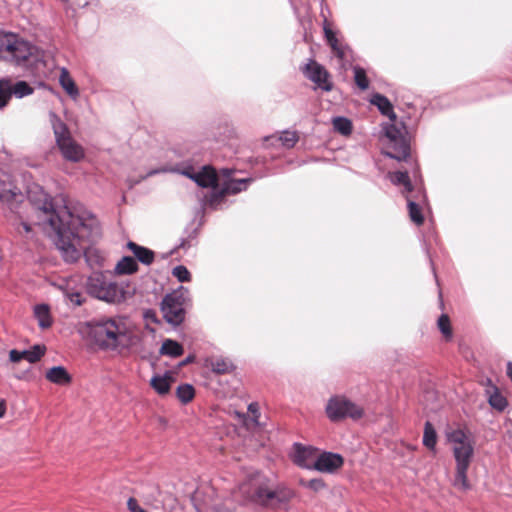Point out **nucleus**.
<instances>
[{
	"instance_id": "nucleus-6",
	"label": "nucleus",
	"mask_w": 512,
	"mask_h": 512,
	"mask_svg": "<svg viewBox=\"0 0 512 512\" xmlns=\"http://www.w3.org/2000/svg\"><path fill=\"white\" fill-rule=\"evenodd\" d=\"M1 56L17 64L33 55L34 46L14 34L0 33Z\"/></svg>"
},
{
	"instance_id": "nucleus-19",
	"label": "nucleus",
	"mask_w": 512,
	"mask_h": 512,
	"mask_svg": "<svg viewBox=\"0 0 512 512\" xmlns=\"http://www.w3.org/2000/svg\"><path fill=\"white\" fill-rule=\"evenodd\" d=\"M34 317L41 329H48L52 326L53 320L50 313L48 304H37L34 307Z\"/></svg>"
},
{
	"instance_id": "nucleus-31",
	"label": "nucleus",
	"mask_w": 512,
	"mask_h": 512,
	"mask_svg": "<svg viewBox=\"0 0 512 512\" xmlns=\"http://www.w3.org/2000/svg\"><path fill=\"white\" fill-rule=\"evenodd\" d=\"M176 396L182 403L187 404L194 398L195 389L190 384L179 385L176 389Z\"/></svg>"
},
{
	"instance_id": "nucleus-28",
	"label": "nucleus",
	"mask_w": 512,
	"mask_h": 512,
	"mask_svg": "<svg viewBox=\"0 0 512 512\" xmlns=\"http://www.w3.org/2000/svg\"><path fill=\"white\" fill-rule=\"evenodd\" d=\"M437 327L442 333L445 341H451L453 338V329L450 318L447 314H442L437 320Z\"/></svg>"
},
{
	"instance_id": "nucleus-3",
	"label": "nucleus",
	"mask_w": 512,
	"mask_h": 512,
	"mask_svg": "<svg viewBox=\"0 0 512 512\" xmlns=\"http://www.w3.org/2000/svg\"><path fill=\"white\" fill-rule=\"evenodd\" d=\"M135 335L123 317L98 319V347L121 352L135 343Z\"/></svg>"
},
{
	"instance_id": "nucleus-20",
	"label": "nucleus",
	"mask_w": 512,
	"mask_h": 512,
	"mask_svg": "<svg viewBox=\"0 0 512 512\" xmlns=\"http://www.w3.org/2000/svg\"><path fill=\"white\" fill-rule=\"evenodd\" d=\"M46 378L57 385H66L71 382V376L63 366H54L46 372Z\"/></svg>"
},
{
	"instance_id": "nucleus-45",
	"label": "nucleus",
	"mask_w": 512,
	"mask_h": 512,
	"mask_svg": "<svg viewBox=\"0 0 512 512\" xmlns=\"http://www.w3.org/2000/svg\"><path fill=\"white\" fill-rule=\"evenodd\" d=\"M248 412L252 415V420L254 423H258L259 417V406L257 403H250L248 406Z\"/></svg>"
},
{
	"instance_id": "nucleus-41",
	"label": "nucleus",
	"mask_w": 512,
	"mask_h": 512,
	"mask_svg": "<svg viewBox=\"0 0 512 512\" xmlns=\"http://www.w3.org/2000/svg\"><path fill=\"white\" fill-rule=\"evenodd\" d=\"M0 192H13L11 186V177L0 169Z\"/></svg>"
},
{
	"instance_id": "nucleus-5",
	"label": "nucleus",
	"mask_w": 512,
	"mask_h": 512,
	"mask_svg": "<svg viewBox=\"0 0 512 512\" xmlns=\"http://www.w3.org/2000/svg\"><path fill=\"white\" fill-rule=\"evenodd\" d=\"M295 496L292 489L285 486L271 488L268 483H260L252 493L251 500L263 507L277 509L287 505Z\"/></svg>"
},
{
	"instance_id": "nucleus-40",
	"label": "nucleus",
	"mask_w": 512,
	"mask_h": 512,
	"mask_svg": "<svg viewBox=\"0 0 512 512\" xmlns=\"http://www.w3.org/2000/svg\"><path fill=\"white\" fill-rule=\"evenodd\" d=\"M300 484L302 486H305V487L315 491V492H318L325 487L324 481L320 478H315V479H311V480L301 479Z\"/></svg>"
},
{
	"instance_id": "nucleus-39",
	"label": "nucleus",
	"mask_w": 512,
	"mask_h": 512,
	"mask_svg": "<svg viewBox=\"0 0 512 512\" xmlns=\"http://www.w3.org/2000/svg\"><path fill=\"white\" fill-rule=\"evenodd\" d=\"M172 274L180 282H189L191 280V274H190L189 270L183 265L176 266L173 269Z\"/></svg>"
},
{
	"instance_id": "nucleus-16",
	"label": "nucleus",
	"mask_w": 512,
	"mask_h": 512,
	"mask_svg": "<svg viewBox=\"0 0 512 512\" xmlns=\"http://www.w3.org/2000/svg\"><path fill=\"white\" fill-rule=\"evenodd\" d=\"M126 246L141 263L145 265H150L153 263L155 259V253L152 250L140 246L133 241L127 242Z\"/></svg>"
},
{
	"instance_id": "nucleus-21",
	"label": "nucleus",
	"mask_w": 512,
	"mask_h": 512,
	"mask_svg": "<svg viewBox=\"0 0 512 512\" xmlns=\"http://www.w3.org/2000/svg\"><path fill=\"white\" fill-rule=\"evenodd\" d=\"M139 266L136 260L130 256H124L118 261L114 268L115 275H131L138 271Z\"/></svg>"
},
{
	"instance_id": "nucleus-8",
	"label": "nucleus",
	"mask_w": 512,
	"mask_h": 512,
	"mask_svg": "<svg viewBox=\"0 0 512 512\" xmlns=\"http://www.w3.org/2000/svg\"><path fill=\"white\" fill-rule=\"evenodd\" d=\"M53 130L56 138L57 146L59 147L63 157L66 160L78 162L84 157L83 148L73 140L66 125L60 120L53 122Z\"/></svg>"
},
{
	"instance_id": "nucleus-12",
	"label": "nucleus",
	"mask_w": 512,
	"mask_h": 512,
	"mask_svg": "<svg viewBox=\"0 0 512 512\" xmlns=\"http://www.w3.org/2000/svg\"><path fill=\"white\" fill-rule=\"evenodd\" d=\"M303 73L318 88L327 92L332 90V82L329 80L328 71L316 61L310 60L305 65Z\"/></svg>"
},
{
	"instance_id": "nucleus-15",
	"label": "nucleus",
	"mask_w": 512,
	"mask_h": 512,
	"mask_svg": "<svg viewBox=\"0 0 512 512\" xmlns=\"http://www.w3.org/2000/svg\"><path fill=\"white\" fill-rule=\"evenodd\" d=\"M315 454V449L296 444L294 463L303 468L313 469L314 461H312V459L315 457Z\"/></svg>"
},
{
	"instance_id": "nucleus-37",
	"label": "nucleus",
	"mask_w": 512,
	"mask_h": 512,
	"mask_svg": "<svg viewBox=\"0 0 512 512\" xmlns=\"http://www.w3.org/2000/svg\"><path fill=\"white\" fill-rule=\"evenodd\" d=\"M10 95V80H1L0 81V108L4 107L9 99Z\"/></svg>"
},
{
	"instance_id": "nucleus-22",
	"label": "nucleus",
	"mask_w": 512,
	"mask_h": 512,
	"mask_svg": "<svg viewBox=\"0 0 512 512\" xmlns=\"http://www.w3.org/2000/svg\"><path fill=\"white\" fill-rule=\"evenodd\" d=\"M211 370L216 374H230L236 367L233 362L228 358L217 357L210 360Z\"/></svg>"
},
{
	"instance_id": "nucleus-17",
	"label": "nucleus",
	"mask_w": 512,
	"mask_h": 512,
	"mask_svg": "<svg viewBox=\"0 0 512 512\" xmlns=\"http://www.w3.org/2000/svg\"><path fill=\"white\" fill-rule=\"evenodd\" d=\"M174 382V378L170 373H166L164 376L155 375L150 380V386L161 396L169 393L171 385Z\"/></svg>"
},
{
	"instance_id": "nucleus-48",
	"label": "nucleus",
	"mask_w": 512,
	"mask_h": 512,
	"mask_svg": "<svg viewBox=\"0 0 512 512\" xmlns=\"http://www.w3.org/2000/svg\"><path fill=\"white\" fill-rule=\"evenodd\" d=\"M20 227L23 229L25 234L29 235L32 232V227L29 223L22 221L20 222Z\"/></svg>"
},
{
	"instance_id": "nucleus-34",
	"label": "nucleus",
	"mask_w": 512,
	"mask_h": 512,
	"mask_svg": "<svg viewBox=\"0 0 512 512\" xmlns=\"http://www.w3.org/2000/svg\"><path fill=\"white\" fill-rule=\"evenodd\" d=\"M332 125L335 131L341 133L342 135H348L351 133L352 124L351 121L345 117H335L332 120Z\"/></svg>"
},
{
	"instance_id": "nucleus-27",
	"label": "nucleus",
	"mask_w": 512,
	"mask_h": 512,
	"mask_svg": "<svg viewBox=\"0 0 512 512\" xmlns=\"http://www.w3.org/2000/svg\"><path fill=\"white\" fill-rule=\"evenodd\" d=\"M469 469V466L461 465L456 466V475L454 480V486L463 490L467 491L471 488V485L468 481L467 477V471Z\"/></svg>"
},
{
	"instance_id": "nucleus-7",
	"label": "nucleus",
	"mask_w": 512,
	"mask_h": 512,
	"mask_svg": "<svg viewBox=\"0 0 512 512\" xmlns=\"http://www.w3.org/2000/svg\"><path fill=\"white\" fill-rule=\"evenodd\" d=\"M326 413L328 418L333 422L345 418L359 420L364 415V409L345 396H334L329 399L326 405Z\"/></svg>"
},
{
	"instance_id": "nucleus-14",
	"label": "nucleus",
	"mask_w": 512,
	"mask_h": 512,
	"mask_svg": "<svg viewBox=\"0 0 512 512\" xmlns=\"http://www.w3.org/2000/svg\"><path fill=\"white\" fill-rule=\"evenodd\" d=\"M420 196L421 200L416 201L413 199H408V215L410 220L416 225H423L424 218V206L426 205V197L425 194H417Z\"/></svg>"
},
{
	"instance_id": "nucleus-24",
	"label": "nucleus",
	"mask_w": 512,
	"mask_h": 512,
	"mask_svg": "<svg viewBox=\"0 0 512 512\" xmlns=\"http://www.w3.org/2000/svg\"><path fill=\"white\" fill-rule=\"evenodd\" d=\"M227 194H203L199 199L201 208L206 211L207 209H217L225 201Z\"/></svg>"
},
{
	"instance_id": "nucleus-55",
	"label": "nucleus",
	"mask_w": 512,
	"mask_h": 512,
	"mask_svg": "<svg viewBox=\"0 0 512 512\" xmlns=\"http://www.w3.org/2000/svg\"><path fill=\"white\" fill-rule=\"evenodd\" d=\"M5 195H6V194H2V193H0V197H1V199H3Z\"/></svg>"
},
{
	"instance_id": "nucleus-33",
	"label": "nucleus",
	"mask_w": 512,
	"mask_h": 512,
	"mask_svg": "<svg viewBox=\"0 0 512 512\" xmlns=\"http://www.w3.org/2000/svg\"><path fill=\"white\" fill-rule=\"evenodd\" d=\"M388 177L393 184L403 185L407 192H412V187L407 172L397 171L390 173Z\"/></svg>"
},
{
	"instance_id": "nucleus-46",
	"label": "nucleus",
	"mask_w": 512,
	"mask_h": 512,
	"mask_svg": "<svg viewBox=\"0 0 512 512\" xmlns=\"http://www.w3.org/2000/svg\"><path fill=\"white\" fill-rule=\"evenodd\" d=\"M9 358L11 362L16 363L23 359V355L21 354V351L12 349L9 353Z\"/></svg>"
},
{
	"instance_id": "nucleus-11",
	"label": "nucleus",
	"mask_w": 512,
	"mask_h": 512,
	"mask_svg": "<svg viewBox=\"0 0 512 512\" xmlns=\"http://www.w3.org/2000/svg\"><path fill=\"white\" fill-rule=\"evenodd\" d=\"M164 319L174 325H180L185 319L184 298L179 292L167 294L161 304Z\"/></svg>"
},
{
	"instance_id": "nucleus-10",
	"label": "nucleus",
	"mask_w": 512,
	"mask_h": 512,
	"mask_svg": "<svg viewBox=\"0 0 512 512\" xmlns=\"http://www.w3.org/2000/svg\"><path fill=\"white\" fill-rule=\"evenodd\" d=\"M448 440L453 444L456 466H470L474 454V447L468 435L463 430L456 429L449 433Z\"/></svg>"
},
{
	"instance_id": "nucleus-51",
	"label": "nucleus",
	"mask_w": 512,
	"mask_h": 512,
	"mask_svg": "<svg viewBox=\"0 0 512 512\" xmlns=\"http://www.w3.org/2000/svg\"><path fill=\"white\" fill-rule=\"evenodd\" d=\"M507 375L512 381V362L507 363Z\"/></svg>"
},
{
	"instance_id": "nucleus-50",
	"label": "nucleus",
	"mask_w": 512,
	"mask_h": 512,
	"mask_svg": "<svg viewBox=\"0 0 512 512\" xmlns=\"http://www.w3.org/2000/svg\"><path fill=\"white\" fill-rule=\"evenodd\" d=\"M5 412H6L5 403H4V401H0V418H2L4 416Z\"/></svg>"
},
{
	"instance_id": "nucleus-25",
	"label": "nucleus",
	"mask_w": 512,
	"mask_h": 512,
	"mask_svg": "<svg viewBox=\"0 0 512 512\" xmlns=\"http://www.w3.org/2000/svg\"><path fill=\"white\" fill-rule=\"evenodd\" d=\"M59 83L69 96L72 98H76L78 96V89L75 82L70 76L68 70L65 68H62L60 71Z\"/></svg>"
},
{
	"instance_id": "nucleus-26",
	"label": "nucleus",
	"mask_w": 512,
	"mask_h": 512,
	"mask_svg": "<svg viewBox=\"0 0 512 512\" xmlns=\"http://www.w3.org/2000/svg\"><path fill=\"white\" fill-rule=\"evenodd\" d=\"M160 353L171 357H179L184 353V349L177 341L166 339L160 348Z\"/></svg>"
},
{
	"instance_id": "nucleus-47",
	"label": "nucleus",
	"mask_w": 512,
	"mask_h": 512,
	"mask_svg": "<svg viewBox=\"0 0 512 512\" xmlns=\"http://www.w3.org/2000/svg\"><path fill=\"white\" fill-rule=\"evenodd\" d=\"M69 299L73 304H75L77 306H80L82 304V295L80 293L70 294Z\"/></svg>"
},
{
	"instance_id": "nucleus-18",
	"label": "nucleus",
	"mask_w": 512,
	"mask_h": 512,
	"mask_svg": "<svg viewBox=\"0 0 512 512\" xmlns=\"http://www.w3.org/2000/svg\"><path fill=\"white\" fill-rule=\"evenodd\" d=\"M370 102L377 106L379 111L389 118V121H395L397 119L391 102L385 96L376 93L371 97Z\"/></svg>"
},
{
	"instance_id": "nucleus-49",
	"label": "nucleus",
	"mask_w": 512,
	"mask_h": 512,
	"mask_svg": "<svg viewBox=\"0 0 512 512\" xmlns=\"http://www.w3.org/2000/svg\"><path fill=\"white\" fill-rule=\"evenodd\" d=\"M84 254H85L87 262L92 266V262H93L92 251L90 249H88V250L85 251Z\"/></svg>"
},
{
	"instance_id": "nucleus-9",
	"label": "nucleus",
	"mask_w": 512,
	"mask_h": 512,
	"mask_svg": "<svg viewBox=\"0 0 512 512\" xmlns=\"http://www.w3.org/2000/svg\"><path fill=\"white\" fill-rule=\"evenodd\" d=\"M136 292L134 285L129 282H105L98 285V300L108 303H120L131 298Z\"/></svg>"
},
{
	"instance_id": "nucleus-52",
	"label": "nucleus",
	"mask_w": 512,
	"mask_h": 512,
	"mask_svg": "<svg viewBox=\"0 0 512 512\" xmlns=\"http://www.w3.org/2000/svg\"><path fill=\"white\" fill-rule=\"evenodd\" d=\"M192 360H193V357L190 356V357L186 358V360L182 364L184 365V364L190 363Z\"/></svg>"
},
{
	"instance_id": "nucleus-13",
	"label": "nucleus",
	"mask_w": 512,
	"mask_h": 512,
	"mask_svg": "<svg viewBox=\"0 0 512 512\" xmlns=\"http://www.w3.org/2000/svg\"><path fill=\"white\" fill-rule=\"evenodd\" d=\"M343 464L344 459L340 454L323 452L313 462V469L324 473H333L341 468Z\"/></svg>"
},
{
	"instance_id": "nucleus-44",
	"label": "nucleus",
	"mask_w": 512,
	"mask_h": 512,
	"mask_svg": "<svg viewBox=\"0 0 512 512\" xmlns=\"http://www.w3.org/2000/svg\"><path fill=\"white\" fill-rule=\"evenodd\" d=\"M127 508L130 512H146L134 497H130L127 501Z\"/></svg>"
},
{
	"instance_id": "nucleus-53",
	"label": "nucleus",
	"mask_w": 512,
	"mask_h": 512,
	"mask_svg": "<svg viewBox=\"0 0 512 512\" xmlns=\"http://www.w3.org/2000/svg\"><path fill=\"white\" fill-rule=\"evenodd\" d=\"M89 292H90L92 295L94 294V289H93V286H92V285H90V287H89Z\"/></svg>"
},
{
	"instance_id": "nucleus-2",
	"label": "nucleus",
	"mask_w": 512,
	"mask_h": 512,
	"mask_svg": "<svg viewBox=\"0 0 512 512\" xmlns=\"http://www.w3.org/2000/svg\"><path fill=\"white\" fill-rule=\"evenodd\" d=\"M171 171L193 180L200 188H210L214 192H243L254 182L253 178L244 177L234 169L216 170L212 165H203L195 169L192 165L181 164Z\"/></svg>"
},
{
	"instance_id": "nucleus-4",
	"label": "nucleus",
	"mask_w": 512,
	"mask_h": 512,
	"mask_svg": "<svg viewBox=\"0 0 512 512\" xmlns=\"http://www.w3.org/2000/svg\"><path fill=\"white\" fill-rule=\"evenodd\" d=\"M383 135L386 139L385 154L398 161H405L410 155V145L406 138V129L402 123L389 121L382 124Z\"/></svg>"
},
{
	"instance_id": "nucleus-30",
	"label": "nucleus",
	"mask_w": 512,
	"mask_h": 512,
	"mask_svg": "<svg viewBox=\"0 0 512 512\" xmlns=\"http://www.w3.org/2000/svg\"><path fill=\"white\" fill-rule=\"evenodd\" d=\"M437 443V434L430 422H426L424 426L423 444L430 450L435 449Z\"/></svg>"
},
{
	"instance_id": "nucleus-29",
	"label": "nucleus",
	"mask_w": 512,
	"mask_h": 512,
	"mask_svg": "<svg viewBox=\"0 0 512 512\" xmlns=\"http://www.w3.org/2000/svg\"><path fill=\"white\" fill-rule=\"evenodd\" d=\"M45 351H46L45 346L34 345L29 350L21 351V354L23 355V359L27 360L29 363H36L45 354Z\"/></svg>"
},
{
	"instance_id": "nucleus-23",
	"label": "nucleus",
	"mask_w": 512,
	"mask_h": 512,
	"mask_svg": "<svg viewBox=\"0 0 512 512\" xmlns=\"http://www.w3.org/2000/svg\"><path fill=\"white\" fill-rule=\"evenodd\" d=\"M76 328L82 339L90 341L92 344L96 342V322L94 320L79 322Z\"/></svg>"
},
{
	"instance_id": "nucleus-32",
	"label": "nucleus",
	"mask_w": 512,
	"mask_h": 512,
	"mask_svg": "<svg viewBox=\"0 0 512 512\" xmlns=\"http://www.w3.org/2000/svg\"><path fill=\"white\" fill-rule=\"evenodd\" d=\"M33 92V89L28 85L25 81H18L16 83H12L10 81V95H15L19 98L30 95Z\"/></svg>"
},
{
	"instance_id": "nucleus-35",
	"label": "nucleus",
	"mask_w": 512,
	"mask_h": 512,
	"mask_svg": "<svg viewBox=\"0 0 512 512\" xmlns=\"http://www.w3.org/2000/svg\"><path fill=\"white\" fill-rule=\"evenodd\" d=\"M354 80L356 85L361 90H366L369 87V80L366 76L365 70L360 66L353 67Z\"/></svg>"
},
{
	"instance_id": "nucleus-1",
	"label": "nucleus",
	"mask_w": 512,
	"mask_h": 512,
	"mask_svg": "<svg viewBox=\"0 0 512 512\" xmlns=\"http://www.w3.org/2000/svg\"><path fill=\"white\" fill-rule=\"evenodd\" d=\"M37 224L60 248L64 249L71 238L79 236L83 220L67 206L64 194H28Z\"/></svg>"
},
{
	"instance_id": "nucleus-43",
	"label": "nucleus",
	"mask_w": 512,
	"mask_h": 512,
	"mask_svg": "<svg viewBox=\"0 0 512 512\" xmlns=\"http://www.w3.org/2000/svg\"><path fill=\"white\" fill-rule=\"evenodd\" d=\"M321 15L324 18V21H323L324 35H325L327 42L330 43V42H332V39H337V37H336L335 33L333 32V30L330 28V24H329L326 16L324 15L323 9H322Z\"/></svg>"
},
{
	"instance_id": "nucleus-36",
	"label": "nucleus",
	"mask_w": 512,
	"mask_h": 512,
	"mask_svg": "<svg viewBox=\"0 0 512 512\" xmlns=\"http://www.w3.org/2000/svg\"><path fill=\"white\" fill-rule=\"evenodd\" d=\"M298 135L295 131H284L281 133L277 140L285 148H292L298 142Z\"/></svg>"
},
{
	"instance_id": "nucleus-42",
	"label": "nucleus",
	"mask_w": 512,
	"mask_h": 512,
	"mask_svg": "<svg viewBox=\"0 0 512 512\" xmlns=\"http://www.w3.org/2000/svg\"><path fill=\"white\" fill-rule=\"evenodd\" d=\"M331 47L333 53L336 57H338L340 60H343L346 56L345 48L342 46L338 39H332V42L328 43Z\"/></svg>"
},
{
	"instance_id": "nucleus-54",
	"label": "nucleus",
	"mask_w": 512,
	"mask_h": 512,
	"mask_svg": "<svg viewBox=\"0 0 512 512\" xmlns=\"http://www.w3.org/2000/svg\"><path fill=\"white\" fill-rule=\"evenodd\" d=\"M157 172H159V171H158V170H156V171H151V172H149V173H148V175H152V174H155V173H157Z\"/></svg>"
},
{
	"instance_id": "nucleus-38",
	"label": "nucleus",
	"mask_w": 512,
	"mask_h": 512,
	"mask_svg": "<svg viewBox=\"0 0 512 512\" xmlns=\"http://www.w3.org/2000/svg\"><path fill=\"white\" fill-rule=\"evenodd\" d=\"M489 403L492 407L502 411L507 406V400L498 392L492 394L489 398Z\"/></svg>"
}]
</instances>
